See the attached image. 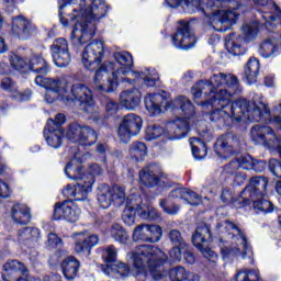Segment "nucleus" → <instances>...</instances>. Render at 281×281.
Masks as SVG:
<instances>
[{
  "mask_svg": "<svg viewBox=\"0 0 281 281\" xmlns=\"http://www.w3.org/2000/svg\"><path fill=\"white\" fill-rule=\"evenodd\" d=\"M240 91L243 88L238 79L232 74L223 72L213 75L209 81H199L191 89L196 104L202 109H214L210 115L211 122H218L221 117H231L233 122H271V112L262 101L238 99L229 105L233 95Z\"/></svg>",
  "mask_w": 281,
  "mask_h": 281,
  "instance_id": "obj_1",
  "label": "nucleus"
},
{
  "mask_svg": "<svg viewBox=\"0 0 281 281\" xmlns=\"http://www.w3.org/2000/svg\"><path fill=\"white\" fill-rule=\"evenodd\" d=\"M145 109L150 113V115H159L168 109L172 111H181L184 119H177L176 121H170L166 124L165 130L159 125H149L145 131V139L147 142H153V139H159V137H167V139H181L190 133V122L194 117V105L186 97H178L173 101L168 99V95L164 94H147L145 95Z\"/></svg>",
  "mask_w": 281,
  "mask_h": 281,
  "instance_id": "obj_2",
  "label": "nucleus"
},
{
  "mask_svg": "<svg viewBox=\"0 0 281 281\" xmlns=\"http://www.w3.org/2000/svg\"><path fill=\"white\" fill-rule=\"evenodd\" d=\"M60 23L67 27L69 21L72 25L71 41L85 45L93 38L95 24L106 16L109 7L104 0H93L91 4L87 0H58Z\"/></svg>",
  "mask_w": 281,
  "mask_h": 281,
  "instance_id": "obj_3",
  "label": "nucleus"
},
{
  "mask_svg": "<svg viewBox=\"0 0 281 281\" xmlns=\"http://www.w3.org/2000/svg\"><path fill=\"white\" fill-rule=\"evenodd\" d=\"M119 68L115 64L108 61L101 65L94 76V87L103 93H113L120 86V82H128L130 85H146V87H155L159 75L155 70L133 71V55L127 52H116L113 54Z\"/></svg>",
  "mask_w": 281,
  "mask_h": 281,
  "instance_id": "obj_4",
  "label": "nucleus"
},
{
  "mask_svg": "<svg viewBox=\"0 0 281 281\" xmlns=\"http://www.w3.org/2000/svg\"><path fill=\"white\" fill-rule=\"evenodd\" d=\"M133 260L134 269L122 262L117 261V250L113 246L105 248L103 258L113 273H119L121 278H128V276H146L151 273L154 280L159 281L168 276L167 271H164V260H166V254L159 248L150 245L139 246L135 251L128 255Z\"/></svg>",
  "mask_w": 281,
  "mask_h": 281,
  "instance_id": "obj_5",
  "label": "nucleus"
},
{
  "mask_svg": "<svg viewBox=\"0 0 281 281\" xmlns=\"http://www.w3.org/2000/svg\"><path fill=\"white\" fill-rule=\"evenodd\" d=\"M46 85L59 93L60 102L64 104H78L85 113L93 112V92L85 83L77 82L69 86L67 79L60 78L58 81H46Z\"/></svg>",
  "mask_w": 281,
  "mask_h": 281,
  "instance_id": "obj_6",
  "label": "nucleus"
},
{
  "mask_svg": "<svg viewBox=\"0 0 281 281\" xmlns=\"http://www.w3.org/2000/svg\"><path fill=\"white\" fill-rule=\"evenodd\" d=\"M217 232L223 235L220 239V249L223 258L245 256L247 254V249H249L247 238L236 224L223 221L217 224Z\"/></svg>",
  "mask_w": 281,
  "mask_h": 281,
  "instance_id": "obj_7",
  "label": "nucleus"
},
{
  "mask_svg": "<svg viewBox=\"0 0 281 281\" xmlns=\"http://www.w3.org/2000/svg\"><path fill=\"white\" fill-rule=\"evenodd\" d=\"M269 180L262 176L250 179L249 184L241 192V199L244 201H252L254 210L256 212H265V214H271L273 212V204L265 199L256 200L267 194V186Z\"/></svg>",
  "mask_w": 281,
  "mask_h": 281,
  "instance_id": "obj_8",
  "label": "nucleus"
},
{
  "mask_svg": "<svg viewBox=\"0 0 281 281\" xmlns=\"http://www.w3.org/2000/svg\"><path fill=\"white\" fill-rule=\"evenodd\" d=\"M138 214L143 221H157L160 214L157 212V209L153 205L142 202L140 204L134 201L131 198H127L125 209L123 211L122 221L125 225L131 227L135 225V214Z\"/></svg>",
  "mask_w": 281,
  "mask_h": 281,
  "instance_id": "obj_9",
  "label": "nucleus"
},
{
  "mask_svg": "<svg viewBox=\"0 0 281 281\" xmlns=\"http://www.w3.org/2000/svg\"><path fill=\"white\" fill-rule=\"evenodd\" d=\"M66 137L79 146H93L98 142V133L89 125L71 123L66 132Z\"/></svg>",
  "mask_w": 281,
  "mask_h": 281,
  "instance_id": "obj_10",
  "label": "nucleus"
},
{
  "mask_svg": "<svg viewBox=\"0 0 281 281\" xmlns=\"http://www.w3.org/2000/svg\"><path fill=\"white\" fill-rule=\"evenodd\" d=\"M102 58H104V43L91 42L82 52L81 63L89 71H95L100 67Z\"/></svg>",
  "mask_w": 281,
  "mask_h": 281,
  "instance_id": "obj_11",
  "label": "nucleus"
},
{
  "mask_svg": "<svg viewBox=\"0 0 281 281\" xmlns=\"http://www.w3.org/2000/svg\"><path fill=\"white\" fill-rule=\"evenodd\" d=\"M206 23L215 30V32H225L224 27H232L233 23H236L238 19V12L233 10H215L207 14ZM224 25V27H223Z\"/></svg>",
  "mask_w": 281,
  "mask_h": 281,
  "instance_id": "obj_12",
  "label": "nucleus"
},
{
  "mask_svg": "<svg viewBox=\"0 0 281 281\" xmlns=\"http://www.w3.org/2000/svg\"><path fill=\"white\" fill-rule=\"evenodd\" d=\"M212 234L210 233V228L207 225L202 224L196 227L195 233L192 236V243L194 247L201 251L202 256L210 260L211 262H216L218 260V255L211 248H209L207 241L210 240Z\"/></svg>",
  "mask_w": 281,
  "mask_h": 281,
  "instance_id": "obj_13",
  "label": "nucleus"
},
{
  "mask_svg": "<svg viewBox=\"0 0 281 281\" xmlns=\"http://www.w3.org/2000/svg\"><path fill=\"white\" fill-rule=\"evenodd\" d=\"M143 121L137 114H127L123 117L119 126V137L123 144H128L131 137L139 135L142 131Z\"/></svg>",
  "mask_w": 281,
  "mask_h": 281,
  "instance_id": "obj_14",
  "label": "nucleus"
},
{
  "mask_svg": "<svg viewBox=\"0 0 281 281\" xmlns=\"http://www.w3.org/2000/svg\"><path fill=\"white\" fill-rule=\"evenodd\" d=\"M255 5L262 8L261 12L258 13V18L265 21L267 30H273V25L278 19H281V11L276 2L271 0H252Z\"/></svg>",
  "mask_w": 281,
  "mask_h": 281,
  "instance_id": "obj_15",
  "label": "nucleus"
},
{
  "mask_svg": "<svg viewBox=\"0 0 281 281\" xmlns=\"http://www.w3.org/2000/svg\"><path fill=\"white\" fill-rule=\"evenodd\" d=\"M53 217L55 221H67V223H76L80 218V210L71 200L58 202L55 204Z\"/></svg>",
  "mask_w": 281,
  "mask_h": 281,
  "instance_id": "obj_16",
  "label": "nucleus"
},
{
  "mask_svg": "<svg viewBox=\"0 0 281 281\" xmlns=\"http://www.w3.org/2000/svg\"><path fill=\"white\" fill-rule=\"evenodd\" d=\"M172 45L178 49H192L196 45V37L194 33L190 31V23L180 21L178 30L172 37Z\"/></svg>",
  "mask_w": 281,
  "mask_h": 281,
  "instance_id": "obj_17",
  "label": "nucleus"
},
{
  "mask_svg": "<svg viewBox=\"0 0 281 281\" xmlns=\"http://www.w3.org/2000/svg\"><path fill=\"white\" fill-rule=\"evenodd\" d=\"M250 136L255 144H265L269 148H280L281 146V140L278 139L276 134H273V130L269 126H252Z\"/></svg>",
  "mask_w": 281,
  "mask_h": 281,
  "instance_id": "obj_18",
  "label": "nucleus"
},
{
  "mask_svg": "<svg viewBox=\"0 0 281 281\" xmlns=\"http://www.w3.org/2000/svg\"><path fill=\"white\" fill-rule=\"evenodd\" d=\"M124 201H126V193H124L122 187H113L112 189L104 187L98 195L99 205L103 210H109L112 203L122 205Z\"/></svg>",
  "mask_w": 281,
  "mask_h": 281,
  "instance_id": "obj_19",
  "label": "nucleus"
},
{
  "mask_svg": "<svg viewBox=\"0 0 281 281\" xmlns=\"http://www.w3.org/2000/svg\"><path fill=\"white\" fill-rule=\"evenodd\" d=\"M50 52L56 67H67L71 63V55H69V44L67 43V40H55L50 47Z\"/></svg>",
  "mask_w": 281,
  "mask_h": 281,
  "instance_id": "obj_20",
  "label": "nucleus"
},
{
  "mask_svg": "<svg viewBox=\"0 0 281 281\" xmlns=\"http://www.w3.org/2000/svg\"><path fill=\"white\" fill-rule=\"evenodd\" d=\"M92 157L91 153L85 154L81 158L76 154L75 158L70 160L65 168L66 177L68 179H72V181H81V179H85V173H82V164Z\"/></svg>",
  "mask_w": 281,
  "mask_h": 281,
  "instance_id": "obj_21",
  "label": "nucleus"
},
{
  "mask_svg": "<svg viewBox=\"0 0 281 281\" xmlns=\"http://www.w3.org/2000/svg\"><path fill=\"white\" fill-rule=\"evenodd\" d=\"M93 178H87L85 181L78 182L76 186H68L64 190L66 196H72L77 201H86L93 187Z\"/></svg>",
  "mask_w": 281,
  "mask_h": 281,
  "instance_id": "obj_22",
  "label": "nucleus"
},
{
  "mask_svg": "<svg viewBox=\"0 0 281 281\" xmlns=\"http://www.w3.org/2000/svg\"><path fill=\"white\" fill-rule=\"evenodd\" d=\"M27 271L25 265L16 261L10 260L3 265L2 268V280L3 281H25V278L21 276Z\"/></svg>",
  "mask_w": 281,
  "mask_h": 281,
  "instance_id": "obj_23",
  "label": "nucleus"
},
{
  "mask_svg": "<svg viewBox=\"0 0 281 281\" xmlns=\"http://www.w3.org/2000/svg\"><path fill=\"white\" fill-rule=\"evenodd\" d=\"M34 32V25L27 19L18 16L12 20V34L20 41L30 38V35Z\"/></svg>",
  "mask_w": 281,
  "mask_h": 281,
  "instance_id": "obj_24",
  "label": "nucleus"
},
{
  "mask_svg": "<svg viewBox=\"0 0 281 281\" xmlns=\"http://www.w3.org/2000/svg\"><path fill=\"white\" fill-rule=\"evenodd\" d=\"M201 138L191 137L189 139V144L191 146L192 155L194 159L201 161V159H205L207 157V147L205 146V142H210L212 139V135L207 132L201 134Z\"/></svg>",
  "mask_w": 281,
  "mask_h": 281,
  "instance_id": "obj_25",
  "label": "nucleus"
},
{
  "mask_svg": "<svg viewBox=\"0 0 281 281\" xmlns=\"http://www.w3.org/2000/svg\"><path fill=\"white\" fill-rule=\"evenodd\" d=\"M238 146V139L234 134L220 137L214 146V150L218 157H228L229 154L234 153V148Z\"/></svg>",
  "mask_w": 281,
  "mask_h": 281,
  "instance_id": "obj_26",
  "label": "nucleus"
},
{
  "mask_svg": "<svg viewBox=\"0 0 281 281\" xmlns=\"http://www.w3.org/2000/svg\"><path fill=\"white\" fill-rule=\"evenodd\" d=\"M120 104L127 111H135L142 104V92L138 89H127L120 94Z\"/></svg>",
  "mask_w": 281,
  "mask_h": 281,
  "instance_id": "obj_27",
  "label": "nucleus"
},
{
  "mask_svg": "<svg viewBox=\"0 0 281 281\" xmlns=\"http://www.w3.org/2000/svg\"><path fill=\"white\" fill-rule=\"evenodd\" d=\"M52 126H54V120L48 119L44 128L45 140L50 148H60L65 133L63 128H53Z\"/></svg>",
  "mask_w": 281,
  "mask_h": 281,
  "instance_id": "obj_28",
  "label": "nucleus"
},
{
  "mask_svg": "<svg viewBox=\"0 0 281 281\" xmlns=\"http://www.w3.org/2000/svg\"><path fill=\"white\" fill-rule=\"evenodd\" d=\"M169 240L175 247L170 250L169 256L173 262H181V249H186V241L178 229L170 231Z\"/></svg>",
  "mask_w": 281,
  "mask_h": 281,
  "instance_id": "obj_29",
  "label": "nucleus"
},
{
  "mask_svg": "<svg viewBox=\"0 0 281 281\" xmlns=\"http://www.w3.org/2000/svg\"><path fill=\"white\" fill-rule=\"evenodd\" d=\"M169 8H179V5H186L187 12L189 14H194V12H205L206 2L203 0H166Z\"/></svg>",
  "mask_w": 281,
  "mask_h": 281,
  "instance_id": "obj_30",
  "label": "nucleus"
},
{
  "mask_svg": "<svg viewBox=\"0 0 281 281\" xmlns=\"http://www.w3.org/2000/svg\"><path fill=\"white\" fill-rule=\"evenodd\" d=\"M225 47L226 52H228L231 56H243V54L247 52L245 46H243V38L237 36L235 33L226 35Z\"/></svg>",
  "mask_w": 281,
  "mask_h": 281,
  "instance_id": "obj_31",
  "label": "nucleus"
},
{
  "mask_svg": "<svg viewBox=\"0 0 281 281\" xmlns=\"http://www.w3.org/2000/svg\"><path fill=\"white\" fill-rule=\"evenodd\" d=\"M59 80H60V78L49 79V78H45L41 75L35 78V85L46 89L45 102H47V104H53V102H55V100H59V102H60V93H58L56 90H54L52 87H49L47 85V81L48 82H58Z\"/></svg>",
  "mask_w": 281,
  "mask_h": 281,
  "instance_id": "obj_32",
  "label": "nucleus"
},
{
  "mask_svg": "<svg viewBox=\"0 0 281 281\" xmlns=\"http://www.w3.org/2000/svg\"><path fill=\"white\" fill-rule=\"evenodd\" d=\"M1 89L3 91H8L9 93H12L11 97L14 100H18V102H27L30 98H32V91L26 90L24 93L16 91V87L14 86V81L10 78H3L1 81Z\"/></svg>",
  "mask_w": 281,
  "mask_h": 281,
  "instance_id": "obj_33",
  "label": "nucleus"
},
{
  "mask_svg": "<svg viewBox=\"0 0 281 281\" xmlns=\"http://www.w3.org/2000/svg\"><path fill=\"white\" fill-rule=\"evenodd\" d=\"M169 199H183L189 205H201V195L190 189H176L170 192Z\"/></svg>",
  "mask_w": 281,
  "mask_h": 281,
  "instance_id": "obj_34",
  "label": "nucleus"
},
{
  "mask_svg": "<svg viewBox=\"0 0 281 281\" xmlns=\"http://www.w3.org/2000/svg\"><path fill=\"white\" fill-rule=\"evenodd\" d=\"M254 162V157L250 155L239 156L225 167V172L228 175H234V171L238 170V168H243L244 170H252Z\"/></svg>",
  "mask_w": 281,
  "mask_h": 281,
  "instance_id": "obj_35",
  "label": "nucleus"
},
{
  "mask_svg": "<svg viewBox=\"0 0 281 281\" xmlns=\"http://www.w3.org/2000/svg\"><path fill=\"white\" fill-rule=\"evenodd\" d=\"M12 220L18 225H27L30 220L32 218V214L30 213V207L25 204H15L12 207L11 212Z\"/></svg>",
  "mask_w": 281,
  "mask_h": 281,
  "instance_id": "obj_36",
  "label": "nucleus"
},
{
  "mask_svg": "<svg viewBox=\"0 0 281 281\" xmlns=\"http://www.w3.org/2000/svg\"><path fill=\"white\" fill-rule=\"evenodd\" d=\"M78 269H80V261L76 257L70 256L61 262V271L66 280H75Z\"/></svg>",
  "mask_w": 281,
  "mask_h": 281,
  "instance_id": "obj_37",
  "label": "nucleus"
},
{
  "mask_svg": "<svg viewBox=\"0 0 281 281\" xmlns=\"http://www.w3.org/2000/svg\"><path fill=\"white\" fill-rule=\"evenodd\" d=\"M100 243L98 235H90L88 238L79 237L75 243V251L77 254H85L88 251V255L91 254V248L95 247Z\"/></svg>",
  "mask_w": 281,
  "mask_h": 281,
  "instance_id": "obj_38",
  "label": "nucleus"
},
{
  "mask_svg": "<svg viewBox=\"0 0 281 281\" xmlns=\"http://www.w3.org/2000/svg\"><path fill=\"white\" fill-rule=\"evenodd\" d=\"M27 71L46 76V74H49V64L41 56H33L29 61Z\"/></svg>",
  "mask_w": 281,
  "mask_h": 281,
  "instance_id": "obj_39",
  "label": "nucleus"
},
{
  "mask_svg": "<svg viewBox=\"0 0 281 281\" xmlns=\"http://www.w3.org/2000/svg\"><path fill=\"white\" fill-rule=\"evenodd\" d=\"M258 71H260V61L257 58L251 57L245 66V78L248 85H254L258 79Z\"/></svg>",
  "mask_w": 281,
  "mask_h": 281,
  "instance_id": "obj_40",
  "label": "nucleus"
},
{
  "mask_svg": "<svg viewBox=\"0 0 281 281\" xmlns=\"http://www.w3.org/2000/svg\"><path fill=\"white\" fill-rule=\"evenodd\" d=\"M160 179H164V173L157 176L151 168H145L139 172V180L148 188H155Z\"/></svg>",
  "mask_w": 281,
  "mask_h": 281,
  "instance_id": "obj_41",
  "label": "nucleus"
},
{
  "mask_svg": "<svg viewBox=\"0 0 281 281\" xmlns=\"http://www.w3.org/2000/svg\"><path fill=\"white\" fill-rule=\"evenodd\" d=\"M110 236L116 240V243H120L121 245H126L128 243V234L122 225L120 224H113L110 228Z\"/></svg>",
  "mask_w": 281,
  "mask_h": 281,
  "instance_id": "obj_42",
  "label": "nucleus"
},
{
  "mask_svg": "<svg viewBox=\"0 0 281 281\" xmlns=\"http://www.w3.org/2000/svg\"><path fill=\"white\" fill-rule=\"evenodd\" d=\"M258 22L246 23L241 26V34L244 40L249 43L251 41H256V36H258Z\"/></svg>",
  "mask_w": 281,
  "mask_h": 281,
  "instance_id": "obj_43",
  "label": "nucleus"
},
{
  "mask_svg": "<svg viewBox=\"0 0 281 281\" xmlns=\"http://www.w3.org/2000/svg\"><path fill=\"white\" fill-rule=\"evenodd\" d=\"M234 281H260V270H239L235 274Z\"/></svg>",
  "mask_w": 281,
  "mask_h": 281,
  "instance_id": "obj_44",
  "label": "nucleus"
},
{
  "mask_svg": "<svg viewBox=\"0 0 281 281\" xmlns=\"http://www.w3.org/2000/svg\"><path fill=\"white\" fill-rule=\"evenodd\" d=\"M150 225H138L133 233V240L149 243Z\"/></svg>",
  "mask_w": 281,
  "mask_h": 281,
  "instance_id": "obj_45",
  "label": "nucleus"
},
{
  "mask_svg": "<svg viewBox=\"0 0 281 281\" xmlns=\"http://www.w3.org/2000/svg\"><path fill=\"white\" fill-rule=\"evenodd\" d=\"M41 231L38 228H23L19 232V240H38Z\"/></svg>",
  "mask_w": 281,
  "mask_h": 281,
  "instance_id": "obj_46",
  "label": "nucleus"
},
{
  "mask_svg": "<svg viewBox=\"0 0 281 281\" xmlns=\"http://www.w3.org/2000/svg\"><path fill=\"white\" fill-rule=\"evenodd\" d=\"M10 65L12 69L15 71H21L22 74H25L29 67V64H26L25 60L21 58V56L14 54L10 56Z\"/></svg>",
  "mask_w": 281,
  "mask_h": 281,
  "instance_id": "obj_47",
  "label": "nucleus"
},
{
  "mask_svg": "<svg viewBox=\"0 0 281 281\" xmlns=\"http://www.w3.org/2000/svg\"><path fill=\"white\" fill-rule=\"evenodd\" d=\"M130 153H131V155H133V157H135V159H137V161H139V159H144V157H146V153H147L146 144L134 143L131 146Z\"/></svg>",
  "mask_w": 281,
  "mask_h": 281,
  "instance_id": "obj_48",
  "label": "nucleus"
},
{
  "mask_svg": "<svg viewBox=\"0 0 281 281\" xmlns=\"http://www.w3.org/2000/svg\"><path fill=\"white\" fill-rule=\"evenodd\" d=\"M169 278L171 281H186L188 272L183 267L173 268L169 271Z\"/></svg>",
  "mask_w": 281,
  "mask_h": 281,
  "instance_id": "obj_49",
  "label": "nucleus"
},
{
  "mask_svg": "<svg viewBox=\"0 0 281 281\" xmlns=\"http://www.w3.org/2000/svg\"><path fill=\"white\" fill-rule=\"evenodd\" d=\"M159 207H161V210H164V212L166 214H177V212H179V206L172 204V202L169 199H164L160 200L159 202Z\"/></svg>",
  "mask_w": 281,
  "mask_h": 281,
  "instance_id": "obj_50",
  "label": "nucleus"
},
{
  "mask_svg": "<svg viewBox=\"0 0 281 281\" xmlns=\"http://www.w3.org/2000/svg\"><path fill=\"white\" fill-rule=\"evenodd\" d=\"M162 232L161 226L151 225L149 226V243H159L161 240Z\"/></svg>",
  "mask_w": 281,
  "mask_h": 281,
  "instance_id": "obj_51",
  "label": "nucleus"
},
{
  "mask_svg": "<svg viewBox=\"0 0 281 281\" xmlns=\"http://www.w3.org/2000/svg\"><path fill=\"white\" fill-rule=\"evenodd\" d=\"M47 245H48V247H58V246L63 245V239H60V237H58V235H56L54 233H49L48 238H47Z\"/></svg>",
  "mask_w": 281,
  "mask_h": 281,
  "instance_id": "obj_52",
  "label": "nucleus"
},
{
  "mask_svg": "<svg viewBox=\"0 0 281 281\" xmlns=\"http://www.w3.org/2000/svg\"><path fill=\"white\" fill-rule=\"evenodd\" d=\"M204 3H206L207 8H218L220 3H238V0H202Z\"/></svg>",
  "mask_w": 281,
  "mask_h": 281,
  "instance_id": "obj_53",
  "label": "nucleus"
},
{
  "mask_svg": "<svg viewBox=\"0 0 281 281\" xmlns=\"http://www.w3.org/2000/svg\"><path fill=\"white\" fill-rule=\"evenodd\" d=\"M182 256H184V260L186 262H188V265H194L195 262L194 254H192L190 249H188V245L186 246V249H181V257Z\"/></svg>",
  "mask_w": 281,
  "mask_h": 281,
  "instance_id": "obj_54",
  "label": "nucleus"
},
{
  "mask_svg": "<svg viewBox=\"0 0 281 281\" xmlns=\"http://www.w3.org/2000/svg\"><path fill=\"white\" fill-rule=\"evenodd\" d=\"M105 111L109 115H115V113H117V102L109 100L105 105Z\"/></svg>",
  "mask_w": 281,
  "mask_h": 281,
  "instance_id": "obj_55",
  "label": "nucleus"
},
{
  "mask_svg": "<svg viewBox=\"0 0 281 281\" xmlns=\"http://www.w3.org/2000/svg\"><path fill=\"white\" fill-rule=\"evenodd\" d=\"M8 196H10V187L0 180V199H8Z\"/></svg>",
  "mask_w": 281,
  "mask_h": 281,
  "instance_id": "obj_56",
  "label": "nucleus"
},
{
  "mask_svg": "<svg viewBox=\"0 0 281 281\" xmlns=\"http://www.w3.org/2000/svg\"><path fill=\"white\" fill-rule=\"evenodd\" d=\"M88 172L90 175V179H93V177H98V175H102V169L99 165L93 164L89 167Z\"/></svg>",
  "mask_w": 281,
  "mask_h": 281,
  "instance_id": "obj_57",
  "label": "nucleus"
},
{
  "mask_svg": "<svg viewBox=\"0 0 281 281\" xmlns=\"http://www.w3.org/2000/svg\"><path fill=\"white\" fill-rule=\"evenodd\" d=\"M265 168H267V162L262 160H255L252 164V170H255V172H265Z\"/></svg>",
  "mask_w": 281,
  "mask_h": 281,
  "instance_id": "obj_58",
  "label": "nucleus"
},
{
  "mask_svg": "<svg viewBox=\"0 0 281 281\" xmlns=\"http://www.w3.org/2000/svg\"><path fill=\"white\" fill-rule=\"evenodd\" d=\"M65 124V114H57L55 116L54 125H50V128H60Z\"/></svg>",
  "mask_w": 281,
  "mask_h": 281,
  "instance_id": "obj_59",
  "label": "nucleus"
},
{
  "mask_svg": "<svg viewBox=\"0 0 281 281\" xmlns=\"http://www.w3.org/2000/svg\"><path fill=\"white\" fill-rule=\"evenodd\" d=\"M221 200L223 203H232L234 201V196L232 195V191L224 189L222 192Z\"/></svg>",
  "mask_w": 281,
  "mask_h": 281,
  "instance_id": "obj_60",
  "label": "nucleus"
},
{
  "mask_svg": "<svg viewBox=\"0 0 281 281\" xmlns=\"http://www.w3.org/2000/svg\"><path fill=\"white\" fill-rule=\"evenodd\" d=\"M12 74V70H10V67L5 63H0V75H8Z\"/></svg>",
  "mask_w": 281,
  "mask_h": 281,
  "instance_id": "obj_61",
  "label": "nucleus"
},
{
  "mask_svg": "<svg viewBox=\"0 0 281 281\" xmlns=\"http://www.w3.org/2000/svg\"><path fill=\"white\" fill-rule=\"evenodd\" d=\"M8 44H5V40L0 36V54H5L8 52Z\"/></svg>",
  "mask_w": 281,
  "mask_h": 281,
  "instance_id": "obj_62",
  "label": "nucleus"
},
{
  "mask_svg": "<svg viewBox=\"0 0 281 281\" xmlns=\"http://www.w3.org/2000/svg\"><path fill=\"white\" fill-rule=\"evenodd\" d=\"M43 281H63V277L59 274H53L50 277H45Z\"/></svg>",
  "mask_w": 281,
  "mask_h": 281,
  "instance_id": "obj_63",
  "label": "nucleus"
},
{
  "mask_svg": "<svg viewBox=\"0 0 281 281\" xmlns=\"http://www.w3.org/2000/svg\"><path fill=\"white\" fill-rule=\"evenodd\" d=\"M186 280H188V281H199V274H196L194 272H189V273H187Z\"/></svg>",
  "mask_w": 281,
  "mask_h": 281,
  "instance_id": "obj_64",
  "label": "nucleus"
}]
</instances>
